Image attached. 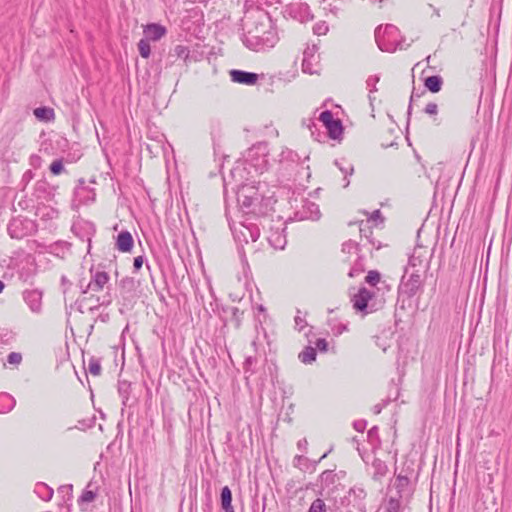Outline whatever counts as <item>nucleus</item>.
I'll use <instances>...</instances> for the list:
<instances>
[{
	"label": "nucleus",
	"mask_w": 512,
	"mask_h": 512,
	"mask_svg": "<svg viewBox=\"0 0 512 512\" xmlns=\"http://www.w3.org/2000/svg\"><path fill=\"white\" fill-rule=\"evenodd\" d=\"M240 210L255 217L266 216L273 210L276 200L266 183H246L241 185L236 193Z\"/></svg>",
	"instance_id": "2"
},
{
	"label": "nucleus",
	"mask_w": 512,
	"mask_h": 512,
	"mask_svg": "<svg viewBox=\"0 0 512 512\" xmlns=\"http://www.w3.org/2000/svg\"><path fill=\"white\" fill-rule=\"evenodd\" d=\"M424 112L428 115H436L438 113V105L434 102H430L426 105Z\"/></svg>",
	"instance_id": "50"
},
{
	"label": "nucleus",
	"mask_w": 512,
	"mask_h": 512,
	"mask_svg": "<svg viewBox=\"0 0 512 512\" xmlns=\"http://www.w3.org/2000/svg\"><path fill=\"white\" fill-rule=\"evenodd\" d=\"M231 230L234 239L240 244H247L250 241L255 242L260 236V230L258 226L253 223H239L238 226H231Z\"/></svg>",
	"instance_id": "6"
},
{
	"label": "nucleus",
	"mask_w": 512,
	"mask_h": 512,
	"mask_svg": "<svg viewBox=\"0 0 512 512\" xmlns=\"http://www.w3.org/2000/svg\"><path fill=\"white\" fill-rule=\"evenodd\" d=\"M334 164L339 168V170L344 174V185L343 187L346 188L349 186L350 181L348 180V176L352 175L354 172L353 165H349L347 167H344L341 165V162L338 160H335Z\"/></svg>",
	"instance_id": "35"
},
{
	"label": "nucleus",
	"mask_w": 512,
	"mask_h": 512,
	"mask_svg": "<svg viewBox=\"0 0 512 512\" xmlns=\"http://www.w3.org/2000/svg\"><path fill=\"white\" fill-rule=\"evenodd\" d=\"M119 287L124 293H131L136 289V281L133 277H124L119 282Z\"/></svg>",
	"instance_id": "31"
},
{
	"label": "nucleus",
	"mask_w": 512,
	"mask_h": 512,
	"mask_svg": "<svg viewBox=\"0 0 512 512\" xmlns=\"http://www.w3.org/2000/svg\"><path fill=\"white\" fill-rule=\"evenodd\" d=\"M16 405L14 397L6 392L0 393V414H6L13 410Z\"/></svg>",
	"instance_id": "24"
},
{
	"label": "nucleus",
	"mask_w": 512,
	"mask_h": 512,
	"mask_svg": "<svg viewBox=\"0 0 512 512\" xmlns=\"http://www.w3.org/2000/svg\"><path fill=\"white\" fill-rule=\"evenodd\" d=\"M33 178V173L31 170H28L23 175V181H30Z\"/></svg>",
	"instance_id": "61"
},
{
	"label": "nucleus",
	"mask_w": 512,
	"mask_h": 512,
	"mask_svg": "<svg viewBox=\"0 0 512 512\" xmlns=\"http://www.w3.org/2000/svg\"><path fill=\"white\" fill-rule=\"evenodd\" d=\"M379 429L377 426H373L367 433L369 443L373 448H379L381 446V439L378 433Z\"/></svg>",
	"instance_id": "33"
},
{
	"label": "nucleus",
	"mask_w": 512,
	"mask_h": 512,
	"mask_svg": "<svg viewBox=\"0 0 512 512\" xmlns=\"http://www.w3.org/2000/svg\"><path fill=\"white\" fill-rule=\"evenodd\" d=\"M379 76H369L366 80L367 87L370 88V93L377 91L376 84L379 82Z\"/></svg>",
	"instance_id": "48"
},
{
	"label": "nucleus",
	"mask_w": 512,
	"mask_h": 512,
	"mask_svg": "<svg viewBox=\"0 0 512 512\" xmlns=\"http://www.w3.org/2000/svg\"><path fill=\"white\" fill-rule=\"evenodd\" d=\"M431 255H427V251L422 247L415 248L413 254L409 258L408 270L412 269L413 272L425 274L430 269Z\"/></svg>",
	"instance_id": "8"
},
{
	"label": "nucleus",
	"mask_w": 512,
	"mask_h": 512,
	"mask_svg": "<svg viewBox=\"0 0 512 512\" xmlns=\"http://www.w3.org/2000/svg\"><path fill=\"white\" fill-rule=\"evenodd\" d=\"M256 363H257L256 357H253V356L246 357L245 361L243 363V369H244L245 374L253 375L256 372V370L254 368Z\"/></svg>",
	"instance_id": "37"
},
{
	"label": "nucleus",
	"mask_w": 512,
	"mask_h": 512,
	"mask_svg": "<svg viewBox=\"0 0 512 512\" xmlns=\"http://www.w3.org/2000/svg\"><path fill=\"white\" fill-rule=\"evenodd\" d=\"M88 371H89L90 374H92L94 376H99L100 375V373H101V364H100V360L98 358L91 357L89 359Z\"/></svg>",
	"instance_id": "38"
},
{
	"label": "nucleus",
	"mask_w": 512,
	"mask_h": 512,
	"mask_svg": "<svg viewBox=\"0 0 512 512\" xmlns=\"http://www.w3.org/2000/svg\"><path fill=\"white\" fill-rule=\"evenodd\" d=\"M96 193L94 189H91L86 186L85 180L80 178L78 180V184L74 189V198L75 201H78L79 204H88L89 202H93L95 200Z\"/></svg>",
	"instance_id": "11"
},
{
	"label": "nucleus",
	"mask_w": 512,
	"mask_h": 512,
	"mask_svg": "<svg viewBox=\"0 0 512 512\" xmlns=\"http://www.w3.org/2000/svg\"><path fill=\"white\" fill-rule=\"evenodd\" d=\"M383 407H384V404H376V405L373 406L372 411L376 415L380 414L382 409H383Z\"/></svg>",
	"instance_id": "60"
},
{
	"label": "nucleus",
	"mask_w": 512,
	"mask_h": 512,
	"mask_svg": "<svg viewBox=\"0 0 512 512\" xmlns=\"http://www.w3.org/2000/svg\"><path fill=\"white\" fill-rule=\"evenodd\" d=\"M49 170L50 172L53 174V175H59L61 174L62 172L65 171L64 169V165H63V160L62 159H56L54 160L50 167H49Z\"/></svg>",
	"instance_id": "43"
},
{
	"label": "nucleus",
	"mask_w": 512,
	"mask_h": 512,
	"mask_svg": "<svg viewBox=\"0 0 512 512\" xmlns=\"http://www.w3.org/2000/svg\"><path fill=\"white\" fill-rule=\"evenodd\" d=\"M316 348L306 346L302 352L299 353L298 358L303 364H311L316 360Z\"/></svg>",
	"instance_id": "29"
},
{
	"label": "nucleus",
	"mask_w": 512,
	"mask_h": 512,
	"mask_svg": "<svg viewBox=\"0 0 512 512\" xmlns=\"http://www.w3.org/2000/svg\"><path fill=\"white\" fill-rule=\"evenodd\" d=\"M424 87L431 93H438L443 86V78L440 75H432L424 78Z\"/></svg>",
	"instance_id": "20"
},
{
	"label": "nucleus",
	"mask_w": 512,
	"mask_h": 512,
	"mask_svg": "<svg viewBox=\"0 0 512 512\" xmlns=\"http://www.w3.org/2000/svg\"><path fill=\"white\" fill-rule=\"evenodd\" d=\"M92 486V483L89 482L87 485V488L82 492L81 496L78 499V503H90L94 501L97 497V489L92 490L90 487Z\"/></svg>",
	"instance_id": "30"
},
{
	"label": "nucleus",
	"mask_w": 512,
	"mask_h": 512,
	"mask_svg": "<svg viewBox=\"0 0 512 512\" xmlns=\"http://www.w3.org/2000/svg\"><path fill=\"white\" fill-rule=\"evenodd\" d=\"M367 426L366 420H356L353 423V427L358 432H363Z\"/></svg>",
	"instance_id": "54"
},
{
	"label": "nucleus",
	"mask_w": 512,
	"mask_h": 512,
	"mask_svg": "<svg viewBox=\"0 0 512 512\" xmlns=\"http://www.w3.org/2000/svg\"><path fill=\"white\" fill-rule=\"evenodd\" d=\"M421 273L413 272L409 273L408 268L405 269V273L401 278L400 285L398 287V294L400 296H406L407 298L414 297L424 286V279Z\"/></svg>",
	"instance_id": "4"
},
{
	"label": "nucleus",
	"mask_w": 512,
	"mask_h": 512,
	"mask_svg": "<svg viewBox=\"0 0 512 512\" xmlns=\"http://www.w3.org/2000/svg\"><path fill=\"white\" fill-rule=\"evenodd\" d=\"M90 274L91 278L87 283V287H90L93 292L102 291L110 280L107 272L95 270L93 266L90 268Z\"/></svg>",
	"instance_id": "10"
},
{
	"label": "nucleus",
	"mask_w": 512,
	"mask_h": 512,
	"mask_svg": "<svg viewBox=\"0 0 512 512\" xmlns=\"http://www.w3.org/2000/svg\"><path fill=\"white\" fill-rule=\"evenodd\" d=\"M308 512H327V505L323 499L317 498L311 503Z\"/></svg>",
	"instance_id": "39"
},
{
	"label": "nucleus",
	"mask_w": 512,
	"mask_h": 512,
	"mask_svg": "<svg viewBox=\"0 0 512 512\" xmlns=\"http://www.w3.org/2000/svg\"><path fill=\"white\" fill-rule=\"evenodd\" d=\"M397 481L399 482V486H404L409 483V478L407 476L398 475Z\"/></svg>",
	"instance_id": "58"
},
{
	"label": "nucleus",
	"mask_w": 512,
	"mask_h": 512,
	"mask_svg": "<svg viewBox=\"0 0 512 512\" xmlns=\"http://www.w3.org/2000/svg\"><path fill=\"white\" fill-rule=\"evenodd\" d=\"M143 33L145 39L149 41H158L167 33V29L158 23H150L144 26Z\"/></svg>",
	"instance_id": "16"
},
{
	"label": "nucleus",
	"mask_w": 512,
	"mask_h": 512,
	"mask_svg": "<svg viewBox=\"0 0 512 512\" xmlns=\"http://www.w3.org/2000/svg\"><path fill=\"white\" fill-rule=\"evenodd\" d=\"M92 300V298H83L81 300H77L75 302V305L77 306V310L80 312V313H84V306H85V303L87 301H90Z\"/></svg>",
	"instance_id": "56"
},
{
	"label": "nucleus",
	"mask_w": 512,
	"mask_h": 512,
	"mask_svg": "<svg viewBox=\"0 0 512 512\" xmlns=\"http://www.w3.org/2000/svg\"><path fill=\"white\" fill-rule=\"evenodd\" d=\"M316 349L320 352H327L328 350V342L324 338H319L315 342Z\"/></svg>",
	"instance_id": "51"
},
{
	"label": "nucleus",
	"mask_w": 512,
	"mask_h": 512,
	"mask_svg": "<svg viewBox=\"0 0 512 512\" xmlns=\"http://www.w3.org/2000/svg\"><path fill=\"white\" fill-rule=\"evenodd\" d=\"M349 494L359 501H362L366 497V491L362 487L351 488Z\"/></svg>",
	"instance_id": "44"
},
{
	"label": "nucleus",
	"mask_w": 512,
	"mask_h": 512,
	"mask_svg": "<svg viewBox=\"0 0 512 512\" xmlns=\"http://www.w3.org/2000/svg\"><path fill=\"white\" fill-rule=\"evenodd\" d=\"M22 361V355L18 352H11L7 356V362L11 365H19Z\"/></svg>",
	"instance_id": "45"
},
{
	"label": "nucleus",
	"mask_w": 512,
	"mask_h": 512,
	"mask_svg": "<svg viewBox=\"0 0 512 512\" xmlns=\"http://www.w3.org/2000/svg\"><path fill=\"white\" fill-rule=\"evenodd\" d=\"M299 155L290 149H284L279 155V164L281 168L287 172L293 170V168L299 163Z\"/></svg>",
	"instance_id": "15"
},
{
	"label": "nucleus",
	"mask_w": 512,
	"mask_h": 512,
	"mask_svg": "<svg viewBox=\"0 0 512 512\" xmlns=\"http://www.w3.org/2000/svg\"><path fill=\"white\" fill-rule=\"evenodd\" d=\"M267 156L268 144L266 142H259L253 145L247 152V160L251 161V164L260 173H263V171L267 170Z\"/></svg>",
	"instance_id": "5"
},
{
	"label": "nucleus",
	"mask_w": 512,
	"mask_h": 512,
	"mask_svg": "<svg viewBox=\"0 0 512 512\" xmlns=\"http://www.w3.org/2000/svg\"><path fill=\"white\" fill-rule=\"evenodd\" d=\"M318 50V47L316 45H313L312 47H307L303 53V60H302V70L305 73L313 74L316 71L313 69V62L317 60V57L315 56L316 52Z\"/></svg>",
	"instance_id": "17"
},
{
	"label": "nucleus",
	"mask_w": 512,
	"mask_h": 512,
	"mask_svg": "<svg viewBox=\"0 0 512 512\" xmlns=\"http://www.w3.org/2000/svg\"><path fill=\"white\" fill-rule=\"evenodd\" d=\"M34 492L37 494V496L40 499H42L44 501L51 500L53 497V494H54L53 489L44 482L36 483Z\"/></svg>",
	"instance_id": "27"
},
{
	"label": "nucleus",
	"mask_w": 512,
	"mask_h": 512,
	"mask_svg": "<svg viewBox=\"0 0 512 512\" xmlns=\"http://www.w3.org/2000/svg\"><path fill=\"white\" fill-rule=\"evenodd\" d=\"M118 393L122 400V409L121 412H124L126 406H128V401L131 393V383L126 380L118 381Z\"/></svg>",
	"instance_id": "21"
},
{
	"label": "nucleus",
	"mask_w": 512,
	"mask_h": 512,
	"mask_svg": "<svg viewBox=\"0 0 512 512\" xmlns=\"http://www.w3.org/2000/svg\"><path fill=\"white\" fill-rule=\"evenodd\" d=\"M33 114L37 120L42 122H50L55 118L54 110L47 106H40L35 108L33 110Z\"/></svg>",
	"instance_id": "22"
},
{
	"label": "nucleus",
	"mask_w": 512,
	"mask_h": 512,
	"mask_svg": "<svg viewBox=\"0 0 512 512\" xmlns=\"http://www.w3.org/2000/svg\"><path fill=\"white\" fill-rule=\"evenodd\" d=\"M400 498V495L397 498L390 497L387 503L386 512H399L401 507Z\"/></svg>",
	"instance_id": "41"
},
{
	"label": "nucleus",
	"mask_w": 512,
	"mask_h": 512,
	"mask_svg": "<svg viewBox=\"0 0 512 512\" xmlns=\"http://www.w3.org/2000/svg\"><path fill=\"white\" fill-rule=\"evenodd\" d=\"M373 295V292L365 287H361L358 290V293H356L351 299L353 308L358 312L367 313L366 310L368 307V302L373 297Z\"/></svg>",
	"instance_id": "13"
},
{
	"label": "nucleus",
	"mask_w": 512,
	"mask_h": 512,
	"mask_svg": "<svg viewBox=\"0 0 512 512\" xmlns=\"http://www.w3.org/2000/svg\"><path fill=\"white\" fill-rule=\"evenodd\" d=\"M137 46H138V51H139V54L141 55V57L148 58L150 56L151 47H150L149 40L143 38L138 42Z\"/></svg>",
	"instance_id": "36"
},
{
	"label": "nucleus",
	"mask_w": 512,
	"mask_h": 512,
	"mask_svg": "<svg viewBox=\"0 0 512 512\" xmlns=\"http://www.w3.org/2000/svg\"><path fill=\"white\" fill-rule=\"evenodd\" d=\"M318 119L327 129V134L331 139L337 140L342 136L343 124L340 119L334 118L333 113L330 110L321 112Z\"/></svg>",
	"instance_id": "7"
},
{
	"label": "nucleus",
	"mask_w": 512,
	"mask_h": 512,
	"mask_svg": "<svg viewBox=\"0 0 512 512\" xmlns=\"http://www.w3.org/2000/svg\"><path fill=\"white\" fill-rule=\"evenodd\" d=\"M87 283L88 282H86L85 278L80 279L79 282H78V287H79V289H80L82 294H86L89 291H91V288L87 287Z\"/></svg>",
	"instance_id": "55"
},
{
	"label": "nucleus",
	"mask_w": 512,
	"mask_h": 512,
	"mask_svg": "<svg viewBox=\"0 0 512 512\" xmlns=\"http://www.w3.org/2000/svg\"><path fill=\"white\" fill-rule=\"evenodd\" d=\"M327 30H328V28L323 25H316L313 28L314 33L318 34V35L325 34Z\"/></svg>",
	"instance_id": "57"
},
{
	"label": "nucleus",
	"mask_w": 512,
	"mask_h": 512,
	"mask_svg": "<svg viewBox=\"0 0 512 512\" xmlns=\"http://www.w3.org/2000/svg\"><path fill=\"white\" fill-rule=\"evenodd\" d=\"M95 302H96V304L93 305V306H90L89 310L93 311L94 309H96V308H98L99 306H102V305L108 306L112 302V299H111V297L109 295H106V296L103 297L102 301L100 300V297H97L95 299Z\"/></svg>",
	"instance_id": "47"
},
{
	"label": "nucleus",
	"mask_w": 512,
	"mask_h": 512,
	"mask_svg": "<svg viewBox=\"0 0 512 512\" xmlns=\"http://www.w3.org/2000/svg\"><path fill=\"white\" fill-rule=\"evenodd\" d=\"M24 302L33 313H40L42 310L43 293L38 289H27L22 293Z\"/></svg>",
	"instance_id": "9"
},
{
	"label": "nucleus",
	"mask_w": 512,
	"mask_h": 512,
	"mask_svg": "<svg viewBox=\"0 0 512 512\" xmlns=\"http://www.w3.org/2000/svg\"><path fill=\"white\" fill-rule=\"evenodd\" d=\"M380 278H381V275L378 271L370 270L365 277V281H366V283H368L371 286H376L377 283H379Z\"/></svg>",
	"instance_id": "42"
},
{
	"label": "nucleus",
	"mask_w": 512,
	"mask_h": 512,
	"mask_svg": "<svg viewBox=\"0 0 512 512\" xmlns=\"http://www.w3.org/2000/svg\"><path fill=\"white\" fill-rule=\"evenodd\" d=\"M375 41L379 49L384 52H394L397 49H403L399 40V29L392 24H387L384 28L378 26L375 29Z\"/></svg>",
	"instance_id": "3"
},
{
	"label": "nucleus",
	"mask_w": 512,
	"mask_h": 512,
	"mask_svg": "<svg viewBox=\"0 0 512 512\" xmlns=\"http://www.w3.org/2000/svg\"><path fill=\"white\" fill-rule=\"evenodd\" d=\"M23 222L20 219H13L8 224V233L12 238L21 239L25 236V231L22 228Z\"/></svg>",
	"instance_id": "25"
},
{
	"label": "nucleus",
	"mask_w": 512,
	"mask_h": 512,
	"mask_svg": "<svg viewBox=\"0 0 512 512\" xmlns=\"http://www.w3.org/2000/svg\"><path fill=\"white\" fill-rule=\"evenodd\" d=\"M143 263H144V256L140 255V256L135 257L134 261H133L134 272L139 271L142 268Z\"/></svg>",
	"instance_id": "52"
},
{
	"label": "nucleus",
	"mask_w": 512,
	"mask_h": 512,
	"mask_svg": "<svg viewBox=\"0 0 512 512\" xmlns=\"http://www.w3.org/2000/svg\"><path fill=\"white\" fill-rule=\"evenodd\" d=\"M285 12L292 18L303 21L308 14V6L303 3L290 4L286 7Z\"/></svg>",
	"instance_id": "19"
},
{
	"label": "nucleus",
	"mask_w": 512,
	"mask_h": 512,
	"mask_svg": "<svg viewBox=\"0 0 512 512\" xmlns=\"http://www.w3.org/2000/svg\"><path fill=\"white\" fill-rule=\"evenodd\" d=\"M372 468L374 470L372 478L375 481H380L388 472V467L384 461L375 458L372 462Z\"/></svg>",
	"instance_id": "26"
},
{
	"label": "nucleus",
	"mask_w": 512,
	"mask_h": 512,
	"mask_svg": "<svg viewBox=\"0 0 512 512\" xmlns=\"http://www.w3.org/2000/svg\"><path fill=\"white\" fill-rule=\"evenodd\" d=\"M358 250H359L358 244L352 240H349V241L343 243V245H342V251L344 253H351L353 251H358Z\"/></svg>",
	"instance_id": "46"
},
{
	"label": "nucleus",
	"mask_w": 512,
	"mask_h": 512,
	"mask_svg": "<svg viewBox=\"0 0 512 512\" xmlns=\"http://www.w3.org/2000/svg\"><path fill=\"white\" fill-rule=\"evenodd\" d=\"M304 126L307 127V129L311 132V135L314 136V129H317V124L314 122L313 119L304 120L302 123Z\"/></svg>",
	"instance_id": "53"
},
{
	"label": "nucleus",
	"mask_w": 512,
	"mask_h": 512,
	"mask_svg": "<svg viewBox=\"0 0 512 512\" xmlns=\"http://www.w3.org/2000/svg\"><path fill=\"white\" fill-rule=\"evenodd\" d=\"M244 45L254 51H262L275 46L278 35L269 14L263 10H256L243 19Z\"/></svg>",
	"instance_id": "1"
},
{
	"label": "nucleus",
	"mask_w": 512,
	"mask_h": 512,
	"mask_svg": "<svg viewBox=\"0 0 512 512\" xmlns=\"http://www.w3.org/2000/svg\"><path fill=\"white\" fill-rule=\"evenodd\" d=\"M300 220H318L321 217L319 206L309 200H304L301 210L296 212Z\"/></svg>",
	"instance_id": "12"
},
{
	"label": "nucleus",
	"mask_w": 512,
	"mask_h": 512,
	"mask_svg": "<svg viewBox=\"0 0 512 512\" xmlns=\"http://www.w3.org/2000/svg\"><path fill=\"white\" fill-rule=\"evenodd\" d=\"M269 244L275 249H284L287 240L286 237L278 231L272 232L268 237Z\"/></svg>",
	"instance_id": "28"
},
{
	"label": "nucleus",
	"mask_w": 512,
	"mask_h": 512,
	"mask_svg": "<svg viewBox=\"0 0 512 512\" xmlns=\"http://www.w3.org/2000/svg\"><path fill=\"white\" fill-rule=\"evenodd\" d=\"M134 240L131 233L127 230L121 231L116 238V248L121 252H130L133 248Z\"/></svg>",
	"instance_id": "18"
},
{
	"label": "nucleus",
	"mask_w": 512,
	"mask_h": 512,
	"mask_svg": "<svg viewBox=\"0 0 512 512\" xmlns=\"http://www.w3.org/2000/svg\"><path fill=\"white\" fill-rule=\"evenodd\" d=\"M307 444H308V443H307V440H306V439H302V440H299V441H298V444H297V445H298V448H299V449H305V448H306V446H307Z\"/></svg>",
	"instance_id": "62"
},
{
	"label": "nucleus",
	"mask_w": 512,
	"mask_h": 512,
	"mask_svg": "<svg viewBox=\"0 0 512 512\" xmlns=\"http://www.w3.org/2000/svg\"><path fill=\"white\" fill-rule=\"evenodd\" d=\"M370 219L376 221L378 219H380L381 221H383V217H382V214H381V211L380 210H374L371 214V217Z\"/></svg>",
	"instance_id": "59"
},
{
	"label": "nucleus",
	"mask_w": 512,
	"mask_h": 512,
	"mask_svg": "<svg viewBox=\"0 0 512 512\" xmlns=\"http://www.w3.org/2000/svg\"><path fill=\"white\" fill-rule=\"evenodd\" d=\"M190 50L187 46L184 45H176L174 49L170 52L171 57H176L179 59H183L187 61L189 58Z\"/></svg>",
	"instance_id": "32"
},
{
	"label": "nucleus",
	"mask_w": 512,
	"mask_h": 512,
	"mask_svg": "<svg viewBox=\"0 0 512 512\" xmlns=\"http://www.w3.org/2000/svg\"><path fill=\"white\" fill-rule=\"evenodd\" d=\"M229 74L233 82L244 85H254L259 79V74L244 70L233 69Z\"/></svg>",
	"instance_id": "14"
},
{
	"label": "nucleus",
	"mask_w": 512,
	"mask_h": 512,
	"mask_svg": "<svg viewBox=\"0 0 512 512\" xmlns=\"http://www.w3.org/2000/svg\"><path fill=\"white\" fill-rule=\"evenodd\" d=\"M220 501L224 512H235L232 506V492L228 486L221 489Z\"/></svg>",
	"instance_id": "23"
},
{
	"label": "nucleus",
	"mask_w": 512,
	"mask_h": 512,
	"mask_svg": "<svg viewBox=\"0 0 512 512\" xmlns=\"http://www.w3.org/2000/svg\"><path fill=\"white\" fill-rule=\"evenodd\" d=\"M232 311H233V316H234L236 319H238V315H239V313H240L239 309H238V308H236V307H234V308L232 309Z\"/></svg>",
	"instance_id": "63"
},
{
	"label": "nucleus",
	"mask_w": 512,
	"mask_h": 512,
	"mask_svg": "<svg viewBox=\"0 0 512 512\" xmlns=\"http://www.w3.org/2000/svg\"><path fill=\"white\" fill-rule=\"evenodd\" d=\"M425 94V90L418 91L415 88H413L409 100V105L407 109V124L410 122V117L412 113V104L417 101L419 98H421Z\"/></svg>",
	"instance_id": "34"
},
{
	"label": "nucleus",
	"mask_w": 512,
	"mask_h": 512,
	"mask_svg": "<svg viewBox=\"0 0 512 512\" xmlns=\"http://www.w3.org/2000/svg\"><path fill=\"white\" fill-rule=\"evenodd\" d=\"M297 313L298 315L295 316V328L298 330V331H302L303 328L307 325L306 321L304 318H302L299 313H300V310H297Z\"/></svg>",
	"instance_id": "49"
},
{
	"label": "nucleus",
	"mask_w": 512,
	"mask_h": 512,
	"mask_svg": "<svg viewBox=\"0 0 512 512\" xmlns=\"http://www.w3.org/2000/svg\"><path fill=\"white\" fill-rule=\"evenodd\" d=\"M332 473L330 470H326L322 473V477H329V475Z\"/></svg>",
	"instance_id": "64"
},
{
	"label": "nucleus",
	"mask_w": 512,
	"mask_h": 512,
	"mask_svg": "<svg viewBox=\"0 0 512 512\" xmlns=\"http://www.w3.org/2000/svg\"><path fill=\"white\" fill-rule=\"evenodd\" d=\"M365 268L362 263V259H359L355 262V264L351 267L348 276L351 278L357 277L364 272Z\"/></svg>",
	"instance_id": "40"
}]
</instances>
